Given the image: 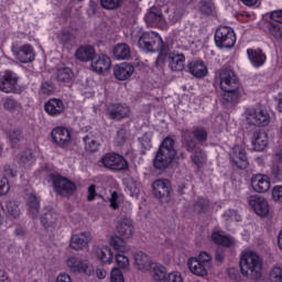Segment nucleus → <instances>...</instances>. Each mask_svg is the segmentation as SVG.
Listing matches in <instances>:
<instances>
[{"mask_svg":"<svg viewBox=\"0 0 282 282\" xmlns=\"http://www.w3.org/2000/svg\"><path fill=\"white\" fill-rule=\"evenodd\" d=\"M215 85H218L221 91H224V105H237L241 99V84L235 70L223 68L218 76L215 77Z\"/></svg>","mask_w":282,"mask_h":282,"instance_id":"f257e3e1","label":"nucleus"},{"mask_svg":"<svg viewBox=\"0 0 282 282\" xmlns=\"http://www.w3.org/2000/svg\"><path fill=\"white\" fill-rule=\"evenodd\" d=\"M263 260L254 251H246L240 258V272L242 276L259 281L262 276Z\"/></svg>","mask_w":282,"mask_h":282,"instance_id":"f03ea898","label":"nucleus"},{"mask_svg":"<svg viewBox=\"0 0 282 282\" xmlns=\"http://www.w3.org/2000/svg\"><path fill=\"white\" fill-rule=\"evenodd\" d=\"M175 158H177V150H175V140L171 137H166L153 160V166L158 171H164L171 166L173 162H175Z\"/></svg>","mask_w":282,"mask_h":282,"instance_id":"7ed1b4c3","label":"nucleus"},{"mask_svg":"<svg viewBox=\"0 0 282 282\" xmlns=\"http://www.w3.org/2000/svg\"><path fill=\"white\" fill-rule=\"evenodd\" d=\"M138 47L147 53L160 52L161 47H164V41L158 32L148 31L140 35Z\"/></svg>","mask_w":282,"mask_h":282,"instance_id":"20e7f679","label":"nucleus"},{"mask_svg":"<svg viewBox=\"0 0 282 282\" xmlns=\"http://www.w3.org/2000/svg\"><path fill=\"white\" fill-rule=\"evenodd\" d=\"M214 41L216 47H225L226 50L235 47V43H237V34L235 33V29L226 25L219 26L215 32Z\"/></svg>","mask_w":282,"mask_h":282,"instance_id":"39448f33","label":"nucleus"},{"mask_svg":"<svg viewBox=\"0 0 282 282\" xmlns=\"http://www.w3.org/2000/svg\"><path fill=\"white\" fill-rule=\"evenodd\" d=\"M52 182L54 193L61 197H69L76 193V184L61 174L53 175Z\"/></svg>","mask_w":282,"mask_h":282,"instance_id":"423d86ee","label":"nucleus"},{"mask_svg":"<svg viewBox=\"0 0 282 282\" xmlns=\"http://www.w3.org/2000/svg\"><path fill=\"white\" fill-rule=\"evenodd\" d=\"M0 91L19 94V75L10 69L0 72Z\"/></svg>","mask_w":282,"mask_h":282,"instance_id":"0eeeda50","label":"nucleus"},{"mask_svg":"<svg viewBox=\"0 0 282 282\" xmlns=\"http://www.w3.org/2000/svg\"><path fill=\"white\" fill-rule=\"evenodd\" d=\"M99 162L105 169H109L110 171L129 170V162H127V159L116 152L106 153Z\"/></svg>","mask_w":282,"mask_h":282,"instance_id":"6e6552de","label":"nucleus"},{"mask_svg":"<svg viewBox=\"0 0 282 282\" xmlns=\"http://www.w3.org/2000/svg\"><path fill=\"white\" fill-rule=\"evenodd\" d=\"M110 246L117 251L116 263L118 268L122 270L129 268V257L124 256V252H127V242L119 236H112L110 238Z\"/></svg>","mask_w":282,"mask_h":282,"instance_id":"1a4fd4ad","label":"nucleus"},{"mask_svg":"<svg viewBox=\"0 0 282 282\" xmlns=\"http://www.w3.org/2000/svg\"><path fill=\"white\" fill-rule=\"evenodd\" d=\"M53 144L59 149H68L72 144V132L65 127H56L51 131Z\"/></svg>","mask_w":282,"mask_h":282,"instance_id":"9d476101","label":"nucleus"},{"mask_svg":"<svg viewBox=\"0 0 282 282\" xmlns=\"http://www.w3.org/2000/svg\"><path fill=\"white\" fill-rule=\"evenodd\" d=\"M131 113V108L124 104H110L106 109V115L110 120H124V118H129Z\"/></svg>","mask_w":282,"mask_h":282,"instance_id":"9b49d317","label":"nucleus"},{"mask_svg":"<svg viewBox=\"0 0 282 282\" xmlns=\"http://www.w3.org/2000/svg\"><path fill=\"white\" fill-rule=\"evenodd\" d=\"M229 158L232 166H237L240 170L248 169V154L246 153V149L240 145H235L231 149Z\"/></svg>","mask_w":282,"mask_h":282,"instance_id":"f8f14e48","label":"nucleus"},{"mask_svg":"<svg viewBox=\"0 0 282 282\" xmlns=\"http://www.w3.org/2000/svg\"><path fill=\"white\" fill-rule=\"evenodd\" d=\"M13 54L20 63L28 64L34 62L36 58V53L34 52V47L30 44H24L18 46L13 50Z\"/></svg>","mask_w":282,"mask_h":282,"instance_id":"ddd939ff","label":"nucleus"},{"mask_svg":"<svg viewBox=\"0 0 282 282\" xmlns=\"http://www.w3.org/2000/svg\"><path fill=\"white\" fill-rule=\"evenodd\" d=\"M152 191L154 197L158 199H169L171 197V181L166 178H159L152 183Z\"/></svg>","mask_w":282,"mask_h":282,"instance_id":"4468645a","label":"nucleus"},{"mask_svg":"<svg viewBox=\"0 0 282 282\" xmlns=\"http://www.w3.org/2000/svg\"><path fill=\"white\" fill-rule=\"evenodd\" d=\"M247 57L249 63L254 67V69H259L268 63V55L261 48H247Z\"/></svg>","mask_w":282,"mask_h":282,"instance_id":"2eb2a0df","label":"nucleus"},{"mask_svg":"<svg viewBox=\"0 0 282 282\" xmlns=\"http://www.w3.org/2000/svg\"><path fill=\"white\" fill-rule=\"evenodd\" d=\"M249 206L253 208L254 213L260 217H265L270 213V205H268V200H265L261 196L252 195L249 197Z\"/></svg>","mask_w":282,"mask_h":282,"instance_id":"dca6fc26","label":"nucleus"},{"mask_svg":"<svg viewBox=\"0 0 282 282\" xmlns=\"http://www.w3.org/2000/svg\"><path fill=\"white\" fill-rule=\"evenodd\" d=\"M56 41L64 50H72L76 43V35L69 29H61L56 33Z\"/></svg>","mask_w":282,"mask_h":282,"instance_id":"f3484780","label":"nucleus"},{"mask_svg":"<svg viewBox=\"0 0 282 282\" xmlns=\"http://www.w3.org/2000/svg\"><path fill=\"white\" fill-rule=\"evenodd\" d=\"M247 120L253 127H268L270 124V113L265 110H253L247 116Z\"/></svg>","mask_w":282,"mask_h":282,"instance_id":"a211bd4d","label":"nucleus"},{"mask_svg":"<svg viewBox=\"0 0 282 282\" xmlns=\"http://www.w3.org/2000/svg\"><path fill=\"white\" fill-rule=\"evenodd\" d=\"M251 186L254 193H268L272 183L270 182V176L256 174L251 177Z\"/></svg>","mask_w":282,"mask_h":282,"instance_id":"6ab92c4d","label":"nucleus"},{"mask_svg":"<svg viewBox=\"0 0 282 282\" xmlns=\"http://www.w3.org/2000/svg\"><path fill=\"white\" fill-rule=\"evenodd\" d=\"M133 72H135V68L127 62L117 64L113 67V76L117 80H129V77L133 76Z\"/></svg>","mask_w":282,"mask_h":282,"instance_id":"aec40b11","label":"nucleus"},{"mask_svg":"<svg viewBox=\"0 0 282 282\" xmlns=\"http://www.w3.org/2000/svg\"><path fill=\"white\" fill-rule=\"evenodd\" d=\"M44 111H46L48 116L56 118V116H61V113L65 111V104L58 98H51L44 104Z\"/></svg>","mask_w":282,"mask_h":282,"instance_id":"412c9836","label":"nucleus"},{"mask_svg":"<svg viewBox=\"0 0 282 282\" xmlns=\"http://www.w3.org/2000/svg\"><path fill=\"white\" fill-rule=\"evenodd\" d=\"M75 58L80 63H89L96 58V48L91 45H82L76 50Z\"/></svg>","mask_w":282,"mask_h":282,"instance_id":"4be33fe9","label":"nucleus"},{"mask_svg":"<svg viewBox=\"0 0 282 282\" xmlns=\"http://www.w3.org/2000/svg\"><path fill=\"white\" fill-rule=\"evenodd\" d=\"M91 239V232L84 231L80 234H75L70 238V248L73 250H83L86 246H88Z\"/></svg>","mask_w":282,"mask_h":282,"instance_id":"5701e85b","label":"nucleus"},{"mask_svg":"<svg viewBox=\"0 0 282 282\" xmlns=\"http://www.w3.org/2000/svg\"><path fill=\"white\" fill-rule=\"evenodd\" d=\"M91 68L96 74H105L111 69V58L106 54H101L95 62H91Z\"/></svg>","mask_w":282,"mask_h":282,"instance_id":"b1692460","label":"nucleus"},{"mask_svg":"<svg viewBox=\"0 0 282 282\" xmlns=\"http://www.w3.org/2000/svg\"><path fill=\"white\" fill-rule=\"evenodd\" d=\"M153 263L151 257L142 251L134 254V265L137 267V270H140L141 272H149Z\"/></svg>","mask_w":282,"mask_h":282,"instance_id":"393cba45","label":"nucleus"},{"mask_svg":"<svg viewBox=\"0 0 282 282\" xmlns=\"http://www.w3.org/2000/svg\"><path fill=\"white\" fill-rule=\"evenodd\" d=\"M262 30L265 34L272 36V39L282 43V26L279 22L267 21L263 23Z\"/></svg>","mask_w":282,"mask_h":282,"instance_id":"a878e982","label":"nucleus"},{"mask_svg":"<svg viewBox=\"0 0 282 282\" xmlns=\"http://www.w3.org/2000/svg\"><path fill=\"white\" fill-rule=\"evenodd\" d=\"M251 144L258 152L265 151L268 148V133L261 130L253 132Z\"/></svg>","mask_w":282,"mask_h":282,"instance_id":"bb28decb","label":"nucleus"},{"mask_svg":"<svg viewBox=\"0 0 282 282\" xmlns=\"http://www.w3.org/2000/svg\"><path fill=\"white\" fill-rule=\"evenodd\" d=\"M187 268L192 274H195V276H208V267L202 264L195 257L188 259Z\"/></svg>","mask_w":282,"mask_h":282,"instance_id":"cd10ccee","label":"nucleus"},{"mask_svg":"<svg viewBox=\"0 0 282 282\" xmlns=\"http://www.w3.org/2000/svg\"><path fill=\"white\" fill-rule=\"evenodd\" d=\"M26 208L33 219L39 217V210H41V199L39 196H36V193H30L28 195Z\"/></svg>","mask_w":282,"mask_h":282,"instance_id":"c85d7f7f","label":"nucleus"},{"mask_svg":"<svg viewBox=\"0 0 282 282\" xmlns=\"http://www.w3.org/2000/svg\"><path fill=\"white\" fill-rule=\"evenodd\" d=\"M188 69L195 78H204L208 74V68L204 61H194L188 64Z\"/></svg>","mask_w":282,"mask_h":282,"instance_id":"c756f323","label":"nucleus"},{"mask_svg":"<svg viewBox=\"0 0 282 282\" xmlns=\"http://www.w3.org/2000/svg\"><path fill=\"white\" fill-rule=\"evenodd\" d=\"M66 265L69 268L70 272H77L78 274L87 272V262L76 257L68 258Z\"/></svg>","mask_w":282,"mask_h":282,"instance_id":"7c9ffc66","label":"nucleus"},{"mask_svg":"<svg viewBox=\"0 0 282 282\" xmlns=\"http://www.w3.org/2000/svg\"><path fill=\"white\" fill-rule=\"evenodd\" d=\"M55 76L58 83L69 85L74 80V70L70 67L63 66L57 68Z\"/></svg>","mask_w":282,"mask_h":282,"instance_id":"2f4dec72","label":"nucleus"},{"mask_svg":"<svg viewBox=\"0 0 282 282\" xmlns=\"http://www.w3.org/2000/svg\"><path fill=\"white\" fill-rule=\"evenodd\" d=\"M117 232L120 235V239H129L133 235V223L129 219H123L118 224Z\"/></svg>","mask_w":282,"mask_h":282,"instance_id":"473e14b6","label":"nucleus"},{"mask_svg":"<svg viewBox=\"0 0 282 282\" xmlns=\"http://www.w3.org/2000/svg\"><path fill=\"white\" fill-rule=\"evenodd\" d=\"M170 68L172 72H184L186 67V56L184 54L170 55Z\"/></svg>","mask_w":282,"mask_h":282,"instance_id":"72a5a7b5","label":"nucleus"},{"mask_svg":"<svg viewBox=\"0 0 282 282\" xmlns=\"http://www.w3.org/2000/svg\"><path fill=\"white\" fill-rule=\"evenodd\" d=\"M212 241L216 243V246H223V248H232V246H235L232 238L224 236L219 231H213Z\"/></svg>","mask_w":282,"mask_h":282,"instance_id":"f704fd0d","label":"nucleus"},{"mask_svg":"<svg viewBox=\"0 0 282 282\" xmlns=\"http://www.w3.org/2000/svg\"><path fill=\"white\" fill-rule=\"evenodd\" d=\"M112 54L117 61H127V58H131V48L127 44H117Z\"/></svg>","mask_w":282,"mask_h":282,"instance_id":"c9c22d12","label":"nucleus"},{"mask_svg":"<svg viewBox=\"0 0 282 282\" xmlns=\"http://www.w3.org/2000/svg\"><path fill=\"white\" fill-rule=\"evenodd\" d=\"M192 135L200 147H204L208 142V130L205 127H194Z\"/></svg>","mask_w":282,"mask_h":282,"instance_id":"e433bc0d","label":"nucleus"},{"mask_svg":"<svg viewBox=\"0 0 282 282\" xmlns=\"http://www.w3.org/2000/svg\"><path fill=\"white\" fill-rule=\"evenodd\" d=\"M97 259L101 261V263H112L113 262V252L111 251V248L107 246H102L97 249Z\"/></svg>","mask_w":282,"mask_h":282,"instance_id":"4c0bfd02","label":"nucleus"},{"mask_svg":"<svg viewBox=\"0 0 282 282\" xmlns=\"http://www.w3.org/2000/svg\"><path fill=\"white\" fill-rule=\"evenodd\" d=\"M149 272L155 281H166V269L162 264L154 262Z\"/></svg>","mask_w":282,"mask_h":282,"instance_id":"58836bf2","label":"nucleus"},{"mask_svg":"<svg viewBox=\"0 0 282 282\" xmlns=\"http://www.w3.org/2000/svg\"><path fill=\"white\" fill-rule=\"evenodd\" d=\"M19 200L11 199L7 202V213L13 219H19L21 217V208H19Z\"/></svg>","mask_w":282,"mask_h":282,"instance_id":"ea45409f","label":"nucleus"},{"mask_svg":"<svg viewBox=\"0 0 282 282\" xmlns=\"http://www.w3.org/2000/svg\"><path fill=\"white\" fill-rule=\"evenodd\" d=\"M194 213L198 215L208 213L210 208V202L204 197H198V199L194 203Z\"/></svg>","mask_w":282,"mask_h":282,"instance_id":"a19ab883","label":"nucleus"},{"mask_svg":"<svg viewBox=\"0 0 282 282\" xmlns=\"http://www.w3.org/2000/svg\"><path fill=\"white\" fill-rule=\"evenodd\" d=\"M279 161H275L271 167V175L275 182H281L282 180V156L281 154H276Z\"/></svg>","mask_w":282,"mask_h":282,"instance_id":"79ce46f5","label":"nucleus"},{"mask_svg":"<svg viewBox=\"0 0 282 282\" xmlns=\"http://www.w3.org/2000/svg\"><path fill=\"white\" fill-rule=\"evenodd\" d=\"M8 138L10 141V144L13 149H17V145L21 140H23V131L21 129H14L13 131H10L8 133Z\"/></svg>","mask_w":282,"mask_h":282,"instance_id":"37998d69","label":"nucleus"},{"mask_svg":"<svg viewBox=\"0 0 282 282\" xmlns=\"http://www.w3.org/2000/svg\"><path fill=\"white\" fill-rule=\"evenodd\" d=\"M191 160L197 169H202V166H204V164H206V155L204 154V151H202V150L195 151L193 153V155L191 156Z\"/></svg>","mask_w":282,"mask_h":282,"instance_id":"c03bdc74","label":"nucleus"},{"mask_svg":"<svg viewBox=\"0 0 282 282\" xmlns=\"http://www.w3.org/2000/svg\"><path fill=\"white\" fill-rule=\"evenodd\" d=\"M84 142L86 144L85 149L89 153H97V151H100V143L98 141H96V139H91L89 137H85L84 138Z\"/></svg>","mask_w":282,"mask_h":282,"instance_id":"a18cd8bd","label":"nucleus"},{"mask_svg":"<svg viewBox=\"0 0 282 282\" xmlns=\"http://www.w3.org/2000/svg\"><path fill=\"white\" fill-rule=\"evenodd\" d=\"M159 55L155 61L156 67H163L164 63H166V58H169V48H166V44L164 46H161L159 51Z\"/></svg>","mask_w":282,"mask_h":282,"instance_id":"49530a36","label":"nucleus"},{"mask_svg":"<svg viewBox=\"0 0 282 282\" xmlns=\"http://www.w3.org/2000/svg\"><path fill=\"white\" fill-rule=\"evenodd\" d=\"M144 19L150 25H158L159 23H162L164 17L162 15V13H155L153 11H150L148 14H145Z\"/></svg>","mask_w":282,"mask_h":282,"instance_id":"de8ad7c7","label":"nucleus"},{"mask_svg":"<svg viewBox=\"0 0 282 282\" xmlns=\"http://www.w3.org/2000/svg\"><path fill=\"white\" fill-rule=\"evenodd\" d=\"M123 0H100L104 10H118L122 6Z\"/></svg>","mask_w":282,"mask_h":282,"instance_id":"09e8293b","label":"nucleus"},{"mask_svg":"<svg viewBox=\"0 0 282 282\" xmlns=\"http://www.w3.org/2000/svg\"><path fill=\"white\" fill-rule=\"evenodd\" d=\"M200 12L207 17H212V14H215V4H213L210 1L202 0Z\"/></svg>","mask_w":282,"mask_h":282,"instance_id":"8fccbe9b","label":"nucleus"},{"mask_svg":"<svg viewBox=\"0 0 282 282\" xmlns=\"http://www.w3.org/2000/svg\"><path fill=\"white\" fill-rule=\"evenodd\" d=\"M270 282H282V268L273 267L269 272Z\"/></svg>","mask_w":282,"mask_h":282,"instance_id":"3c124183","label":"nucleus"},{"mask_svg":"<svg viewBox=\"0 0 282 282\" xmlns=\"http://www.w3.org/2000/svg\"><path fill=\"white\" fill-rule=\"evenodd\" d=\"M151 140H153V134L151 132H145L140 139L141 147L144 151H151V148L153 147Z\"/></svg>","mask_w":282,"mask_h":282,"instance_id":"603ef678","label":"nucleus"},{"mask_svg":"<svg viewBox=\"0 0 282 282\" xmlns=\"http://www.w3.org/2000/svg\"><path fill=\"white\" fill-rule=\"evenodd\" d=\"M55 89H56V87H54V83H52V82H44L41 85L40 91L44 96H52V94H54Z\"/></svg>","mask_w":282,"mask_h":282,"instance_id":"864d4df0","label":"nucleus"},{"mask_svg":"<svg viewBox=\"0 0 282 282\" xmlns=\"http://www.w3.org/2000/svg\"><path fill=\"white\" fill-rule=\"evenodd\" d=\"M10 193V181L6 176H0V197Z\"/></svg>","mask_w":282,"mask_h":282,"instance_id":"5fc2aeb1","label":"nucleus"},{"mask_svg":"<svg viewBox=\"0 0 282 282\" xmlns=\"http://www.w3.org/2000/svg\"><path fill=\"white\" fill-rule=\"evenodd\" d=\"M33 160H34V153L30 148L25 149L20 156V162L22 164H30Z\"/></svg>","mask_w":282,"mask_h":282,"instance_id":"6e6d98bb","label":"nucleus"},{"mask_svg":"<svg viewBox=\"0 0 282 282\" xmlns=\"http://www.w3.org/2000/svg\"><path fill=\"white\" fill-rule=\"evenodd\" d=\"M196 259L198 263H202L203 265L210 268V261H213V257L210 256V253L202 251Z\"/></svg>","mask_w":282,"mask_h":282,"instance_id":"4d7b16f0","label":"nucleus"},{"mask_svg":"<svg viewBox=\"0 0 282 282\" xmlns=\"http://www.w3.org/2000/svg\"><path fill=\"white\" fill-rule=\"evenodd\" d=\"M224 217L227 221H241V216L237 209H228L225 212Z\"/></svg>","mask_w":282,"mask_h":282,"instance_id":"13d9d810","label":"nucleus"},{"mask_svg":"<svg viewBox=\"0 0 282 282\" xmlns=\"http://www.w3.org/2000/svg\"><path fill=\"white\" fill-rule=\"evenodd\" d=\"M271 197L276 204H282V185H275L272 188Z\"/></svg>","mask_w":282,"mask_h":282,"instance_id":"bf43d9fd","label":"nucleus"},{"mask_svg":"<svg viewBox=\"0 0 282 282\" xmlns=\"http://www.w3.org/2000/svg\"><path fill=\"white\" fill-rule=\"evenodd\" d=\"M110 281L111 282H124V275L122 271L118 268L112 269L110 273Z\"/></svg>","mask_w":282,"mask_h":282,"instance_id":"052dcab7","label":"nucleus"},{"mask_svg":"<svg viewBox=\"0 0 282 282\" xmlns=\"http://www.w3.org/2000/svg\"><path fill=\"white\" fill-rule=\"evenodd\" d=\"M3 108L7 111H17V109L19 108V101L14 100L13 98H7L3 104Z\"/></svg>","mask_w":282,"mask_h":282,"instance_id":"680f3d73","label":"nucleus"},{"mask_svg":"<svg viewBox=\"0 0 282 282\" xmlns=\"http://www.w3.org/2000/svg\"><path fill=\"white\" fill-rule=\"evenodd\" d=\"M164 282H184V278H182V273L174 271L166 275Z\"/></svg>","mask_w":282,"mask_h":282,"instance_id":"e2e57ef3","label":"nucleus"},{"mask_svg":"<svg viewBox=\"0 0 282 282\" xmlns=\"http://www.w3.org/2000/svg\"><path fill=\"white\" fill-rule=\"evenodd\" d=\"M197 140L195 139H187L185 140V148L187 153H195L196 149H197Z\"/></svg>","mask_w":282,"mask_h":282,"instance_id":"0e129e2a","label":"nucleus"},{"mask_svg":"<svg viewBox=\"0 0 282 282\" xmlns=\"http://www.w3.org/2000/svg\"><path fill=\"white\" fill-rule=\"evenodd\" d=\"M269 19H271V21H274L275 23L282 24V9L271 11L269 13Z\"/></svg>","mask_w":282,"mask_h":282,"instance_id":"69168bd1","label":"nucleus"},{"mask_svg":"<svg viewBox=\"0 0 282 282\" xmlns=\"http://www.w3.org/2000/svg\"><path fill=\"white\" fill-rule=\"evenodd\" d=\"M4 175H7V177H17V175H19V171L14 165H7L4 166Z\"/></svg>","mask_w":282,"mask_h":282,"instance_id":"338daca9","label":"nucleus"},{"mask_svg":"<svg viewBox=\"0 0 282 282\" xmlns=\"http://www.w3.org/2000/svg\"><path fill=\"white\" fill-rule=\"evenodd\" d=\"M50 217H52V212H47L41 217V224L43 227L50 228V226L54 224V221L51 220Z\"/></svg>","mask_w":282,"mask_h":282,"instance_id":"774afa93","label":"nucleus"}]
</instances>
